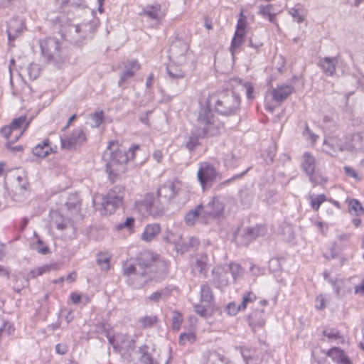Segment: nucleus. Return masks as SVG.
I'll use <instances>...</instances> for the list:
<instances>
[{"label":"nucleus","instance_id":"obj_59","mask_svg":"<svg viewBox=\"0 0 364 364\" xmlns=\"http://www.w3.org/2000/svg\"><path fill=\"white\" fill-rule=\"evenodd\" d=\"M316 309L323 310L326 307L325 299L322 295H319L316 299Z\"/></svg>","mask_w":364,"mask_h":364},{"label":"nucleus","instance_id":"obj_7","mask_svg":"<svg viewBox=\"0 0 364 364\" xmlns=\"http://www.w3.org/2000/svg\"><path fill=\"white\" fill-rule=\"evenodd\" d=\"M125 194L124 188L122 186H116L110 189L107 195L103 197L102 206L106 213L112 214L115 210L122 205Z\"/></svg>","mask_w":364,"mask_h":364},{"label":"nucleus","instance_id":"obj_51","mask_svg":"<svg viewBox=\"0 0 364 364\" xmlns=\"http://www.w3.org/2000/svg\"><path fill=\"white\" fill-rule=\"evenodd\" d=\"M196 341V336L193 333H183L179 336V343L181 345L186 344V342L193 343Z\"/></svg>","mask_w":364,"mask_h":364},{"label":"nucleus","instance_id":"obj_28","mask_svg":"<svg viewBox=\"0 0 364 364\" xmlns=\"http://www.w3.org/2000/svg\"><path fill=\"white\" fill-rule=\"evenodd\" d=\"M302 169L306 173V175H311L314 173L315 171V159L314 157L309 154L304 153L302 156Z\"/></svg>","mask_w":364,"mask_h":364},{"label":"nucleus","instance_id":"obj_40","mask_svg":"<svg viewBox=\"0 0 364 364\" xmlns=\"http://www.w3.org/2000/svg\"><path fill=\"white\" fill-rule=\"evenodd\" d=\"M55 4L59 6L62 13L68 11L69 9H76L79 6L75 0H55Z\"/></svg>","mask_w":364,"mask_h":364},{"label":"nucleus","instance_id":"obj_34","mask_svg":"<svg viewBox=\"0 0 364 364\" xmlns=\"http://www.w3.org/2000/svg\"><path fill=\"white\" fill-rule=\"evenodd\" d=\"M348 211L351 215L360 216L364 214V208L357 199H351L348 203Z\"/></svg>","mask_w":364,"mask_h":364},{"label":"nucleus","instance_id":"obj_3","mask_svg":"<svg viewBox=\"0 0 364 364\" xmlns=\"http://www.w3.org/2000/svg\"><path fill=\"white\" fill-rule=\"evenodd\" d=\"M54 25L63 38L76 46L82 45L95 31L90 22L80 23L64 15L56 17Z\"/></svg>","mask_w":364,"mask_h":364},{"label":"nucleus","instance_id":"obj_5","mask_svg":"<svg viewBox=\"0 0 364 364\" xmlns=\"http://www.w3.org/2000/svg\"><path fill=\"white\" fill-rule=\"evenodd\" d=\"M214 102L215 110L222 115L235 114L240 108V97L235 91L228 90L223 91L215 96H211L205 105L200 108L208 107ZM211 110V109H210Z\"/></svg>","mask_w":364,"mask_h":364},{"label":"nucleus","instance_id":"obj_58","mask_svg":"<svg viewBox=\"0 0 364 364\" xmlns=\"http://www.w3.org/2000/svg\"><path fill=\"white\" fill-rule=\"evenodd\" d=\"M0 133L1 136L6 139H9V137L14 135L15 132L12 130V128L10 127V125H8L4 126L1 129Z\"/></svg>","mask_w":364,"mask_h":364},{"label":"nucleus","instance_id":"obj_45","mask_svg":"<svg viewBox=\"0 0 364 364\" xmlns=\"http://www.w3.org/2000/svg\"><path fill=\"white\" fill-rule=\"evenodd\" d=\"M289 14L292 16L295 21L298 23H302L305 19L303 11H300L298 8H291L289 11Z\"/></svg>","mask_w":364,"mask_h":364},{"label":"nucleus","instance_id":"obj_18","mask_svg":"<svg viewBox=\"0 0 364 364\" xmlns=\"http://www.w3.org/2000/svg\"><path fill=\"white\" fill-rule=\"evenodd\" d=\"M174 287L168 285L161 288L146 296L144 301L148 304H157L161 301L167 300L171 295Z\"/></svg>","mask_w":364,"mask_h":364},{"label":"nucleus","instance_id":"obj_46","mask_svg":"<svg viewBox=\"0 0 364 364\" xmlns=\"http://www.w3.org/2000/svg\"><path fill=\"white\" fill-rule=\"evenodd\" d=\"M309 178L313 186L323 185L327 182V179L325 177L318 173H311L309 175Z\"/></svg>","mask_w":364,"mask_h":364},{"label":"nucleus","instance_id":"obj_4","mask_svg":"<svg viewBox=\"0 0 364 364\" xmlns=\"http://www.w3.org/2000/svg\"><path fill=\"white\" fill-rule=\"evenodd\" d=\"M139 145H132L128 150L114 141H110L107 149L105 151L102 159L106 163V171L109 176H116L124 171V166L135 157L136 151L139 150Z\"/></svg>","mask_w":364,"mask_h":364},{"label":"nucleus","instance_id":"obj_21","mask_svg":"<svg viewBox=\"0 0 364 364\" xmlns=\"http://www.w3.org/2000/svg\"><path fill=\"white\" fill-rule=\"evenodd\" d=\"M142 13L149 18L156 21H160L165 16L164 11L159 4L147 5L143 9Z\"/></svg>","mask_w":364,"mask_h":364},{"label":"nucleus","instance_id":"obj_26","mask_svg":"<svg viewBox=\"0 0 364 364\" xmlns=\"http://www.w3.org/2000/svg\"><path fill=\"white\" fill-rule=\"evenodd\" d=\"M29 123V122H27L26 116H21L12 120L9 125L12 128V130L16 133L14 136V138L16 140H17L23 133L21 127L24 125L25 129H26L28 127Z\"/></svg>","mask_w":364,"mask_h":364},{"label":"nucleus","instance_id":"obj_49","mask_svg":"<svg viewBox=\"0 0 364 364\" xmlns=\"http://www.w3.org/2000/svg\"><path fill=\"white\" fill-rule=\"evenodd\" d=\"M26 70L30 80H36L39 75V69L36 64H30Z\"/></svg>","mask_w":364,"mask_h":364},{"label":"nucleus","instance_id":"obj_47","mask_svg":"<svg viewBox=\"0 0 364 364\" xmlns=\"http://www.w3.org/2000/svg\"><path fill=\"white\" fill-rule=\"evenodd\" d=\"M243 37L244 36H235L234 35V37L231 42V46H230V50L232 54H234L237 49L241 46L242 42H243Z\"/></svg>","mask_w":364,"mask_h":364},{"label":"nucleus","instance_id":"obj_62","mask_svg":"<svg viewBox=\"0 0 364 364\" xmlns=\"http://www.w3.org/2000/svg\"><path fill=\"white\" fill-rule=\"evenodd\" d=\"M245 88L246 90V96L248 99H252L254 97L253 96V92H254V87L250 82H246L245 84Z\"/></svg>","mask_w":364,"mask_h":364},{"label":"nucleus","instance_id":"obj_19","mask_svg":"<svg viewBox=\"0 0 364 364\" xmlns=\"http://www.w3.org/2000/svg\"><path fill=\"white\" fill-rule=\"evenodd\" d=\"M338 62L337 56L320 58L318 65L328 76H333L336 73V65Z\"/></svg>","mask_w":364,"mask_h":364},{"label":"nucleus","instance_id":"obj_44","mask_svg":"<svg viewBox=\"0 0 364 364\" xmlns=\"http://www.w3.org/2000/svg\"><path fill=\"white\" fill-rule=\"evenodd\" d=\"M246 26V17L242 12L240 13V17L237 21L236 26L235 36H244Z\"/></svg>","mask_w":364,"mask_h":364},{"label":"nucleus","instance_id":"obj_57","mask_svg":"<svg viewBox=\"0 0 364 364\" xmlns=\"http://www.w3.org/2000/svg\"><path fill=\"white\" fill-rule=\"evenodd\" d=\"M182 321H183L182 316L180 314L176 312L172 317L173 328H176V329H178Z\"/></svg>","mask_w":364,"mask_h":364},{"label":"nucleus","instance_id":"obj_6","mask_svg":"<svg viewBox=\"0 0 364 364\" xmlns=\"http://www.w3.org/2000/svg\"><path fill=\"white\" fill-rule=\"evenodd\" d=\"M40 47L43 55L50 63L59 65L63 63L65 55L58 39L53 37L41 41Z\"/></svg>","mask_w":364,"mask_h":364},{"label":"nucleus","instance_id":"obj_61","mask_svg":"<svg viewBox=\"0 0 364 364\" xmlns=\"http://www.w3.org/2000/svg\"><path fill=\"white\" fill-rule=\"evenodd\" d=\"M194 309H195V311L196 314H198V315H200L203 317H205L207 315V309H205V306H203L202 305H200V304L195 305Z\"/></svg>","mask_w":364,"mask_h":364},{"label":"nucleus","instance_id":"obj_9","mask_svg":"<svg viewBox=\"0 0 364 364\" xmlns=\"http://www.w3.org/2000/svg\"><path fill=\"white\" fill-rule=\"evenodd\" d=\"M159 198L154 193H147L141 203V210H144L147 215L154 218L162 215L164 213V206Z\"/></svg>","mask_w":364,"mask_h":364},{"label":"nucleus","instance_id":"obj_63","mask_svg":"<svg viewBox=\"0 0 364 364\" xmlns=\"http://www.w3.org/2000/svg\"><path fill=\"white\" fill-rule=\"evenodd\" d=\"M55 351L59 355H65L68 351V347L65 344L58 343L55 346Z\"/></svg>","mask_w":364,"mask_h":364},{"label":"nucleus","instance_id":"obj_33","mask_svg":"<svg viewBox=\"0 0 364 364\" xmlns=\"http://www.w3.org/2000/svg\"><path fill=\"white\" fill-rule=\"evenodd\" d=\"M203 205H198L194 210H190L185 216V221L188 225H193L196 218L199 216L203 217Z\"/></svg>","mask_w":364,"mask_h":364},{"label":"nucleus","instance_id":"obj_29","mask_svg":"<svg viewBox=\"0 0 364 364\" xmlns=\"http://www.w3.org/2000/svg\"><path fill=\"white\" fill-rule=\"evenodd\" d=\"M148 346L144 345L139 348L140 364H158V362L154 358Z\"/></svg>","mask_w":364,"mask_h":364},{"label":"nucleus","instance_id":"obj_43","mask_svg":"<svg viewBox=\"0 0 364 364\" xmlns=\"http://www.w3.org/2000/svg\"><path fill=\"white\" fill-rule=\"evenodd\" d=\"M158 321V317L155 315L145 316L140 318L139 323L143 328L152 327Z\"/></svg>","mask_w":364,"mask_h":364},{"label":"nucleus","instance_id":"obj_54","mask_svg":"<svg viewBox=\"0 0 364 364\" xmlns=\"http://www.w3.org/2000/svg\"><path fill=\"white\" fill-rule=\"evenodd\" d=\"M33 248L41 255H46L49 252V248L45 245L41 240H38V242L34 245Z\"/></svg>","mask_w":364,"mask_h":364},{"label":"nucleus","instance_id":"obj_2","mask_svg":"<svg viewBox=\"0 0 364 364\" xmlns=\"http://www.w3.org/2000/svg\"><path fill=\"white\" fill-rule=\"evenodd\" d=\"M223 129V124L219 121L212 110L207 106L200 108L196 119V127L193 131L185 136L183 146L190 152L200 145V138L217 136Z\"/></svg>","mask_w":364,"mask_h":364},{"label":"nucleus","instance_id":"obj_37","mask_svg":"<svg viewBox=\"0 0 364 364\" xmlns=\"http://www.w3.org/2000/svg\"><path fill=\"white\" fill-rule=\"evenodd\" d=\"M213 299L212 289L207 284L200 286V301L202 302L210 303Z\"/></svg>","mask_w":364,"mask_h":364},{"label":"nucleus","instance_id":"obj_24","mask_svg":"<svg viewBox=\"0 0 364 364\" xmlns=\"http://www.w3.org/2000/svg\"><path fill=\"white\" fill-rule=\"evenodd\" d=\"M264 311L262 310H255L252 312L249 317V324L252 327L254 331H256L257 327H262L265 324V318L264 317Z\"/></svg>","mask_w":364,"mask_h":364},{"label":"nucleus","instance_id":"obj_31","mask_svg":"<svg viewBox=\"0 0 364 364\" xmlns=\"http://www.w3.org/2000/svg\"><path fill=\"white\" fill-rule=\"evenodd\" d=\"M208 258L207 255H201L196 259L195 265V269L200 274H203L204 277H207L208 270Z\"/></svg>","mask_w":364,"mask_h":364},{"label":"nucleus","instance_id":"obj_10","mask_svg":"<svg viewBox=\"0 0 364 364\" xmlns=\"http://www.w3.org/2000/svg\"><path fill=\"white\" fill-rule=\"evenodd\" d=\"M217 171L214 166L208 162H202L199 165L197 177L203 189L210 186L215 180Z\"/></svg>","mask_w":364,"mask_h":364},{"label":"nucleus","instance_id":"obj_60","mask_svg":"<svg viewBox=\"0 0 364 364\" xmlns=\"http://www.w3.org/2000/svg\"><path fill=\"white\" fill-rule=\"evenodd\" d=\"M338 149L340 151H352L355 149V145L352 142H345L344 144H338Z\"/></svg>","mask_w":364,"mask_h":364},{"label":"nucleus","instance_id":"obj_12","mask_svg":"<svg viewBox=\"0 0 364 364\" xmlns=\"http://www.w3.org/2000/svg\"><path fill=\"white\" fill-rule=\"evenodd\" d=\"M224 208L223 200L219 197H214L205 206H203V218H220L223 214Z\"/></svg>","mask_w":364,"mask_h":364},{"label":"nucleus","instance_id":"obj_1","mask_svg":"<svg viewBox=\"0 0 364 364\" xmlns=\"http://www.w3.org/2000/svg\"><path fill=\"white\" fill-rule=\"evenodd\" d=\"M122 270L128 284L136 289L151 281L161 282L168 274L166 262L150 251L141 252L134 262H125Z\"/></svg>","mask_w":364,"mask_h":364},{"label":"nucleus","instance_id":"obj_64","mask_svg":"<svg viewBox=\"0 0 364 364\" xmlns=\"http://www.w3.org/2000/svg\"><path fill=\"white\" fill-rule=\"evenodd\" d=\"M243 299L247 302H253L256 299V295L252 291H247L244 294Z\"/></svg>","mask_w":364,"mask_h":364},{"label":"nucleus","instance_id":"obj_8","mask_svg":"<svg viewBox=\"0 0 364 364\" xmlns=\"http://www.w3.org/2000/svg\"><path fill=\"white\" fill-rule=\"evenodd\" d=\"M87 141V136L82 127L75 129L70 134L60 137L61 147L68 150H76Z\"/></svg>","mask_w":364,"mask_h":364},{"label":"nucleus","instance_id":"obj_41","mask_svg":"<svg viewBox=\"0 0 364 364\" xmlns=\"http://www.w3.org/2000/svg\"><path fill=\"white\" fill-rule=\"evenodd\" d=\"M97 261L102 270L107 271L109 269L110 257L107 253L99 254Z\"/></svg>","mask_w":364,"mask_h":364},{"label":"nucleus","instance_id":"obj_13","mask_svg":"<svg viewBox=\"0 0 364 364\" xmlns=\"http://www.w3.org/2000/svg\"><path fill=\"white\" fill-rule=\"evenodd\" d=\"M212 283L218 289H223L233 283L230 279L229 271L225 267L217 266L214 267L212 270Z\"/></svg>","mask_w":364,"mask_h":364},{"label":"nucleus","instance_id":"obj_17","mask_svg":"<svg viewBox=\"0 0 364 364\" xmlns=\"http://www.w3.org/2000/svg\"><path fill=\"white\" fill-rule=\"evenodd\" d=\"M140 66L136 60H130L124 63V70L121 73L118 85L124 89L126 87L128 81L132 79Z\"/></svg>","mask_w":364,"mask_h":364},{"label":"nucleus","instance_id":"obj_32","mask_svg":"<svg viewBox=\"0 0 364 364\" xmlns=\"http://www.w3.org/2000/svg\"><path fill=\"white\" fill-rule=\"evenodd\" d=\"M16 180L18 181V183L16 186V196H17V195H20L23 198L26 197L29 193V184L27 180L20 176L16 178Z\"/></svg>","mask_w":364,"mask_h":364},{"label":"nucleus","instance_id":"obj_30","mask_svg":"<svg viewBox=\"0 0 364 364\" xmlns=\"http://www.w3.org/2000/svg\"><path fill=\"white\" fill-rule=\"evenodd\" d=\"M272 11V4H267L266 6L259 5L258 6L257 14L262 16L263 18H267L271 23H274L277 14Z\"/></svg>","mask_w":364,"mask_h":364},{"label":"nucleus","instance_id":"obj_56","mask_svg":"<svg viewBox=\"0 0 364 364\" xmlns=\"http://www.w3.org/2000/svg\"><path fill=\"white\" fill-rule=\"evenodd\" d=\"M323 334L325 336L328 337V338L336 339V338H339L341 337L339 331L335 328L324 330Z\"/></svg>","mask_w":364,"mask_h":364},{"label":"nucleus","instance_id":"obj_27","mask_svg":"<svg viewBox=\"0 0 364 364\" xmlns=\"http://www.w3.org/2000/svg\"><path fill=\"white\" fill-rule=\"evenodd\" d=\"M161 227L158 223L149 224L146 225L143 233L141 234V240L145 242L153 240L156 236L160 232Z\"/></svg>","mask_w":364,"mask_h":364},{"label":"nucleus","instance_id":"obj_38","mask_svg":"<svg viewBox=\"0 0 364 364\" xmlns=\"http://www.w3.org/2000/svg\"><path fill=\"white\" fill-rule=\"evenodd\" d=\"M166 72L168 76L173 80L183 79L184 77V72L178 67L169 65L166 68Z\"/></svg>","mask_w":364,"mask_h":364},{"label":"nucleus","instance_id":"obj_20","mask_svg":"<svg viewBox=\"0 0 364 364\" xmlns=\"http://www.w3.org/2000/svg\"><path fill=\"white\" fill-rule=\"evenodd\" d=\"M57 146H51L49 139H45L33 149V154L38 157L44 158L50 153L56 152Z\"/></svg>","mask_w":364,"mask_h":364},{"label":"nucleus","instance_id":"obj_11","mask_svg":"<svg viewBox=\"0 0 364 364\" xmlns=\"http://www.w3.org/2000/svg\"><path fill=\"white\" fill-rule=\"evenodd\" d=\"M266 232L267 228L264 225H257L255 227L239 229L237 232L236 238L239 240L240 237H242L243 240L240 242L242 245H247L251 240L257 237L264 235Z\"/></svg>","mask_w":364,"mask_h":364},{"label":"nucleus","instance_id":"obj_36","mask_svg":"<svg viewBox=\"0 0 364 364\" xmlns=\"http://www.w3.org/2000/svg\"><path fill=\"white\" fill-rule=\"evenodd\" d=\"M109 343L113 347L115 352H119L121 346L119 342L124 341V336L120 335H111L110 332L106 333Z\"/></svg>","mask_w":364,"mask_h":364},{"label":"nucleus","instance_id":"obj_50","mask_svg":"<svg viewBox=\"0 0 364 364\" xmlns=\"http://www.w3.org/2000/svg\"><path fill=\"white\" fill-rule=\"evenodd\" d=\"M326 198L324 194H320L316 198H311V205L314 210H318L322 203L326 200Z\"/></svg>","mask_w":364,"mask_h":364},{"label":"nucleus","instance_id":"obj_23","mask_svg":"<svg viewBox=\"0 0 364 364\" xmlns=\"http://www.w3.org/2000/svg\"><path fill=\"white\" fill-rule=\"evenodd\" d=\"M23 24L17 18H12L8 22L7 35L8 39L11 42L14 41L19 33L22 31Z\"/></svg>","mask_w":364,"mask_h":364},{"label":"nucleus","instance_id":"obj_25","mask_svg":"<svg viewBox=\"0 0 364 364\" xmlns=\"http://www.w3.org/2000/svg\"><path fill=\"white\" fill-rule=\"evenodd\" d=\"M51 224L58 230H63L70 224V220L68 218H65L58 211H53L50 213Z\"/></svg>","mask_w":364,"mask_h":364},{"label":"nucleus","instance_id":"obj_14","mask_svg":"<svg viewBox=\"0 0 364 364\" xmlns=\"http://www.w3.org/2000/svg\"><path fill=\"white\" fill-rule=\"evenodd\" d=\"M188 50V46L185 42L181 40H176L170 46L169 57L176 60L178 63H185Z\"/></svg>","mask_w":364,"mask_h":364},{"label":"nucleus","instance_id":"obj_15","mask_svg":"<svg viewBox=\"0 0 364 364\" xmlns=\"http://www.w3.org/2000/svg\"><path fill=\"white\" fill-rule=\"evenodd\" d=\"M181 189V183L178 181H168L159 187L157 196L169 201L173 199Z\"/></svg>","mask_w":364,"mask_h":364},{"label":"nucleus","instance_id":"obj_39","mask_svg":"<svg viewBox=\"0 0 364 364\" xmlns=\"http://www.w3.org/2000/svg\"><path fill=\"white\" fill-rule=\"evenodd\" d=\"M331 283L333 287L335 293L338 296H343L350 291L348 288L346 287L345 282L342 279H336L335 282L331 280Z\"/></svg>","mask_w":364,"mask_h":364},{"label":"nucleus","instance_id":"obj_16","mask_svg":"<svg viewBox=\"0 0 364 364\" xmlns=\"http://www.w3.org/2000/svg\"><path fill=\"white\" fill-rule=\"evenodd\" d=\"M294 90L292 85L283 84L278 85L276 88L268 90L266 92V97L269 95L277 103H281L286 100Z\"/></svg>","mask_w":364,"mask_h":364},{"label":"nucleus","instance_id":"obj_22","mask_svg":"<svg viewBox=\"0 0 364 364\" xmlns=\"http://www.w3.org/2000/svg\"><path fill=\"white\" fill-rule=\"evenodd\" d=\"M327 355L334 362L338 364H352L350 358L346 355L345 352L340 348L333 347L331 348Z\"/></svg>","mask_w":364,"mask_h":364},{"label":"nucleus","instance_id":"obj_53","mask_svg":"<svg viewBox=\"0 0 364 364\" xmlns=\"http://www.w3.org/2000/svg\"><path fill=\"white\" fill-rule=\"evenodd\" d=\"M345 173L351 178H355L356 181H360L362 179V177L360 176L358 173V172L353 169V168L346 166L343 168Z\"/></svg>","mask_w":364,"mask_h":364},{"label":"nucleus","instance_id":"obj_35","mask_svg":"<svg viewBox=\"0 0 364 364\" xmlns=\"http://www.w3.org/2000/svg\"><path fill=\"white\" fill-rule=\"evenodd\" d=\"M226 269L230 272V277L232 282L242 275L243 269L241 266L236 263H230L226 267Z\"/></svg>","mask_w":364,"mask_h":364},{"label":"nucleus","instance_id":"obj_42","mask_svg":"<svg viewBox=\"0 0 364 364\" xmlns=\"http://www.w3.org/2000/svg\"><path fill=\"white\" fill-rule=\"evenodd\" d=\"M134 225V219L132 217H128L123 223H118L116 225L117 230H127L129 233H131Z\"/></svg>","mask_w":364,"mask_h":364},{"label":"nucleus","instance_id":"obj_52","mask_svg":"<svg viewBox=\"0 0 364 364\" xmlns=\"http://www.w3.org/2000/svg\"><path fill=\"white\" fill-rule=\"evenodd\" d=\"M225 311L230 316L236 315L240 311V307L235 302H230L225 307Z\"/></svg>","mask_w":364,"mask_h":364},{"label":"nucleus","instance_id":"obj_48","mask_svg":"<svg viewBox=\"0 0 364 364\" xmlns=\"http://www.w3.org/2000/svg\"><path fill=\"white\" fill-rule=\"evenodd\" d=\"M14 332V328L13 325L9 322H4L2 326L0 327V338L4 336H9Z\"/></svg>","mask_w":364,"mask_h":364},{"label":"nucleus","instance_id":"obj_55","mask_svg":"<svg viewBox=\"0 0 364 364\" xmlns=\"http://www.w3.org/2000/svg\"><path fill=\"white\" fill-rule=\"evenodd\" d=\"M92 120L94 122L95 127H98L103 121V112H97L92 116Z\"/></svg>","mask_w":364,"mask_h":364}]
</instances>
